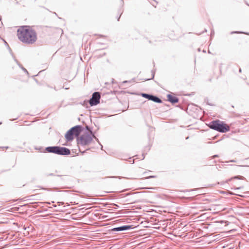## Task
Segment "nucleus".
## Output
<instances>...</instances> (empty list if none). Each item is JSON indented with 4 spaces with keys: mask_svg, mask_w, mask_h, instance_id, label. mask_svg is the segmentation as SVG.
<instances>
[{
    "mask_svg": "<svg viewBox=\"0 0 249 249\" xmlns=\"http://www.w3.org/2000/svg\"><path fill=\"white\" fill-rule=\"evenodd\" d=\"M17 36L22 42L33 44L37 39V35L35 30L29 26H22L18 29Z\"/></svg>",
    "mask_w": 249,
    "mask_h": 249,
    "instance_id": "1",
    "label": "nucleus"
},
{
    "mask_svg": "<svg viewBox=\"0 0 249 249\" xmlns=\"http://www.w3.org/2000/svg\"><path fill=\"white\" fill-rule=\"evenodd\" d=\"M209 127L220 133H226L230 130V127L224 122L219 120H215L211 121L208 124Z\"/></svg>",
    "mask_w": 249,
    "mask_h": 249,
    "instance_id": "2",
    "label": "nucleus"
},
{
    "mask_svg": "<svg viewBox=\"0 0 249 249\" xmlns=\"http://www.w3.org/2000/svg\"><path fill=\"white\" fill-rule=\"evenodd\" d=\"M92 141V137L88 132L86 135H82L77 139V143L83 146L88 145Z\"/></svg>",
    "mask_w": 249,
    "mask_h": 249,
    "instance_id": "3",
    "label": "nucleus"
},
{
    "mask_svg": "<svg viewBox=\"0 0 249 249\" xmlns=\"http://www.w3.org/2000/svg\"><path fill=\"white\" fill-rule=\"evenodd\" d=\"M100 98L101 95L100 92H94L92 94L91 97L89 100V104L90 106H95L99 104Z\"/></svg>",
    "mask_w": 249,
    "mask_h": 249,
    "instance_id": "4",
    "label": "nucleus"
},
{
    "mask_svg": "<svg viewBox=\"0 0 249 249\" xmlns=\"http://www.w3.org/2000/svg\"><path fill=\"white\" fill-rule=\"evenodd\" d=\"M133 229V227L132 225H123L118 227H115L111 229V231H128L130 229Z\"/></svg>",
    "mask_w": 249,
    "mask_h": 249,
    "instance_id": "5",
    "label": "nucleus"
},
{
    "mask_svg": "<svg viewBox=\"0 0 249 249\" xmlns=\"http://www.w3.org/2000/svg\"><path fill=\"white\" fill-rule=\"evenodd\" d=\"M71 129L74 136H77L83 131L84 128L81 125H76L71 128Z\"/></svg>",
    "mask_w": 249,
    "mask_h": 249,
    "instance_id": "6",
    "label": "nucleus"
},
{
    "mask_svg": "<svg viewBox=\"0 0 249 249\" xmlns=\"http://www.w3.org/2000/svg\"><path fill=\"white\" fill-rule=\"evenodd\" d=\"M71 154V151L70 150L65 147H61L59 146V149H58V155L61 156H68Z\"/></svg>",
    "mask_w": 249,
    "mask_h": 249,
    "instance_id": "7",
    "label": "nucleus"
},
{
    "mask_svg": "<svg viewBox=\"0 0 249 249\" xmlns=\"http://www.w3.org/2000/svg\"><path fill=\"white\" fill-rule=\"evenodd\" d=\"M59 146H51L45 148V151L48 153H52L58 155Z\"/></svg>",
    "mask_w": 249,
    "mask_h": 249,
    "instance_id": "8",
    "label": "nucleus"
},
{
    "mask_svg": "<svg viewBox=\"0 0 249 249\" xmlns=\"http://www.w3.org/2000/svg\"><path fill=\"white\" fill-rule=\"evenodd\" d=\"M74 135L70 128L65 135L67 142H71L74 139Z\"/></svg>",
    "mask_w": 249,
    "mask_h": 249,
    "instance_id": "9",
    "label": "nucleus"
},
{
    "mask_svg": "<svg viewBox=\"0 0 249 249\" xmlns=\"http://www.w3.org/2000/svg\"><path fill=\"white\" fill-rule=\"evenodd\" d=\"M167 100L172 104L177 103L179 101V99L175 96H173L171 94L167 95Z\"/></svg>",
    "mask_w": 249,
    "mask_h": 249,
    "instance_id": "10",
    "label": "nucleus"
},
{
    "mask_svg": "<svg viewBox=\"0 0 249 249\" xmlns=\"http://www.w3.org/2000/svg\"><path fill=\"white\" fill-rule=\"evenodd\" d=\"M150 100L157 103H161L162 102V101L161 99H160L157 96L154 95L153 94H152Z\"/></svg>",
    "mask_w": 249,
    "mask_h": 249,
    "instance_id": "11",
    "label": "nucleus"
},
{
    "mask_svg": "<svg viewBox=\"0 0 249 249\" xmlns=\"http://www.w3.org/2000/svg\"><path fill=\"white\" fill-rule=\"evenodd\" d=\"M140 95L143 98L150 100L152 94H148L146 93H141Z\"/></svg>",
    "mask_w": 249,
    "mask_h": 249,
    "instance_id": "12",
    "label": "nucleus"
},
{
    "mask_svg": "<svg viewBox=\"0 0 249 249\" xmlns=\"http://www.w3.org/2000/svg\"><path fill=\"white\" fill-rule=\"evenodd\" d=\"M45 176L46 177H49V176H57V177H64V176H62V175H55L54 173H50V174H45Z\"/></svg>",
    "mask_w": 249,
    "mask_h": 249,
    "instance_id": "13",
    "label": "nucleus"
},
{
    "mask_svg": "<svg viewBox=\"0 0 249 249\" xmlns=\"http://www.w3.org/2000/svg\"><path fill=\"white\" fill-rule=\"evenodd\" d=\"M151 73H152V77L151 78H147V79H146L145 80V81H147V80H150L151 79H154V76H155V71L154 70H153L152 71H151Z\"/></svg>",
    "mask_w": 249,
    "mask_h": 249,
    "instance_id": "14",
    "label": "nucleus"
},
{
    "mask_svg": "<svg viewBox=\"0 0 249 249\" xmlns=\"http://www.w3.org/2000/svg\"><path fill=\"white\" fill-rule=\"evenodd\" d=\"M12 56L14 59L15 61L19 66V67H22V65L19 63V62L18 61V60L17 59H16V58L14 56L13 54H12Z\"/></svg>",
    "mask_w": 249,
    "mask_h": 249,
    "instance_id": "15",
    "label": "nucleus"
},
{
    "mask_svg": "<svg viewBox=\"0 0 249 249\" xmlns=\"http://www.w3.org/2000/svg\"><path fill=\"white\" fill-rule=\"evenodd\" d=\"M238 33H244V32H238V31H232L231 33V34H238ZM244 34H246V35H248V34L247 33H244Z\"/></svg>",
    "mask_w": 249,
    "mask_h": 249,
    "instance_id": "16",
    "label": "nucleus"
},
{
    "mask_svg": "<svg viewBox=\"0 0 249 249\" xmlns=\"http://www.w3.org/2000/svg\"><path fill=\"white\" fill-rule=\"evenodd\" d=\"M94 139L99 143V144L101 146V148H102L103 146L100 142L99 139L96 136H94Z\"/></svg>",
    "mask_w": 249,
    "mask_h": 249,
    "instance_id": "17",
    "label": "nucleus"
},
{
    "mask_svg": "<svg viewBox=\"0 0 249 249\" xmlns=\"http://www.w3.org/2000/svg\"><path fill=\"white\" fill-rule=\"evenodd\" d=\"M19 67L21 68V69L23 70V71H24L25 73H26L27 74L29 73L27 70L25 68H24L22 66V67Z\"/></svg>",
    "mask_w": 249,
    "mask_h": 249,
    "instance_id": "18",
    "label": "nucleus"
},
{
    "mask_svg": "<svg viewBox=\"0 0 249 249\" xmlns=\"http://www.w3.org/2000/svg\"><path fill=\"white\" fill-rule=\"evenodd\" d=\"M85 129L86 130L89 131L90 132V130H91V128L90 127H89V125H86L85 126Z\"/></svg>",
    "mask_w": 249,
    "mask_h": 249,
    "instance_id": "19",
    "label": "nucleus"
},
{
    "mask_svg": "<svg viewBox=\"0 0 249 249\" xmlns=\"http://www.w3.org/2000/svg\"><path fill=\"white\" fill-rule=\"evenodd\" d=\"M197 189H191V190H184L182 191L183 192H190V191H194L196 190Z\"/></svg>",
    "mask_w": 249,
    "mask_h": 249,
    "instance_id": "20",
    "label": "nucleus"
},
{
    "mask_svg": "<svg viewBox=\"0 0 249 249\" xmlns=\"http://www.w3.org/2000/svg\"><path fill=\"white\" fill-rule=\"evenodd\" d=\"M90 134H89L92 137V139L94 138V136H95V133L94 132H93L92 131V130H90Z\"/></svg>",
    "mask_w": 249,
    "mask_h": 249,
    "instance_id": "21",
    "label": "nucleus"
},
{
    "mask_svg": "<svg viewBox=\"0 0 249 249\" xmlns=\"http://www.w3.org/2000/svg\"><path fill=\"white\" fill-rule=\"evenodd\" d=\"M156 178V176H150L147 177H146L145 178L148 179V178Z\"/></svg>",
    "mask_w": 249,
    "mask_h": 249,
    "instance_id": "22",
    "label": "nucleus"
},
{
    "mask_svg": "<svg viewBox=\"0 0 249 249\" xmlns=\"http://www.w3.org/2000/svg\"><path fill=\"white\" fill-rule=\"evenodd\" d=\"M111 205L115 206L116 207L115 208V209H116V208H118L119 207V206L118 205L114 204V203L111 204Z\"/></svg>",
    "mask_w": 249,
    "mask_h": 249,
    "instance_id": "23",
    "label": "nucleus"
},
{
    "mask_svg": "<svg viewBox=\"0 0 249 249\" xmlns=\"http://www.w3.org/2000/svg\"><path fill=\"white\" fill-rule=\"evenodd\" d=\"M3 41L4 42V43H5V44H6V45H7L8 46V49L10 50V51H11V50L10 47L8 46L7 43L4 40H3Z\"/></svg>",
    "mask_w": 249,
    "mask_h": 249,
    "instance_id": "24",
    "label": "nucleus"
},
{
    "mask_svg": "<svg viewBox=\"0 0 249 249\" xmlns=\"http://www.w3.org/2000/svg\"><path fill=\"white\" fill-rule=\"evenodd\" d=\"M131 82V81H127V80H125V81H123V83H130Z\"/></svg>",
    "mask_w": 249,
    "mask_h": 249,
    "instance_id": "25",
    "label": "nucleus"
},
{
    "mask_svg": "<svg viewBox=\"0 0 249 249\" xmlns=\"http://www.w3.org/2000/svg\"><path fill=\"white\" fill-rule=\"evenodd\" d=\"M243 187H236V188H234V190H238V189H240L241 188H242Z\"/></svg>",
    "mask_w": 249,
    "mask_h": 249,
    "instance_id": "26",
    "label": "nucleus"
},
{
    "mask_svg": "<svg viewBox=\"0 0 249 249\" xmlns=\"http://www.w3.org/2000/svg\"><path fill=\"white\" fill-rule=\"evenodd\" d=\"M42 189L43 190H47V191H51V189H48V188H42Z\"/></svg>",
    "mask_w": 249,
    "mask_h": 249,
    "instance_id": "27",
    "label": "nucleus"
},
{
    "mask_svg": "<svg viewBox=\"0 0 249 249\" xmlns=\"http://www.w3.org/2000/svg\"><path fill=\"white\" fill-rule=\"evenodd\" d=\"M57 203L59 204V205H63L64 204V202H58Z\"/></svg>",
    "mask_w": 249,
    "mask_h": 249,
    "instance_id": "28",
    "label": "nucleus"
},
{
    "mask_svg": "<svg viewBox=\"0 0 249 249\" xmlns=\"http://www.w3.org/2000/svg\"><path fill=\"white\" fill-rule=\"evenodd\" d=\"M129 162H130V163H134V159H133V160H129Z\"/></svg>",
    "mask_w": 249,
    "mask_h": 249,
    "instance_id": "29",
    "label": "nucleus"
},
{
    "mask_svg": "<svg viewBox=\"0 0 249 249\" xmlns=\"http://www.w3.org/2000/svg\"><path fill=\"white\" fill-rule=\"evenodd\" d=\"M218 157V155H214V156H213L212 157V158L213 159L215 157Z\"/></svg>",
    "mask_w": 249,
    "mask_h": 249,
    "instance_id": "30",
    "label": "nucleus"
},
{
    "mask_svg": "<svg viewBox=\"0 0 249 249\" xmlns=\"http://www.w3.org/2000/svg\"><path fill=\"white\" fill-rule=\"evenodd\" d=\"M111 178H117V177L113 176V177H111ZM118 178H121L122 177H118Z\"/></svg>",
    "mask_w": 249,
    "mask_h": 249,
    "instance_id": "31",
    "label": "nucleus"
},
{
    "mask_svg": "<svg viewBox=\"0 0 249 249\" xmlns=\"http://www.w3.org/2000/svg\"><path fill=\"white\" fill-rule=\"evenodd\" d=\"M230 162H235L236 161L235 160H231L230 161Z\"/></svg>",
    "mask_w": 249,
    "mask_h": 249,
    "instance_id": "32",
    "label": "nucleus"
},
{
    "mask_svg": "<svg viewBox=\"0 0 249 249\" xmlns=\"http://www.w3.org/2000/svg\"><path fill=\"white\" fill-rule=\"evenodd\" d=\"M120 17H121V15H120V16H119L118 18H117V20H118V21H119V19H120Z\"/></svg>",
    "mask_w": 249,
    "mask_h": 249,
    "instance_id": "33",
    "label": "nucleus"
},
{
    "mask_svg": "<svg viewBox=\"0 0 249 249\" xmlns=\"http://www.w3.org/2000/svg\"><path fill=\"white\" fill-rule=\"evenodd\" d=\"M143 158H142V160L144 159V154L143 153L142 155Z\"/></svg>",
    "mask_w": 249,
    "mask_h": 249,
    "instance_id": "34",
    "label": "nucleus"
},
{
    "mask_svg": "<svg viewBox=\"0 0 249 249\" xmlns=\"http://www.w3.org/2000/svg\"><path fill=\"white\" fill-rule=\"evenodd\" d=\"M129 195V193H126V194H125V196H128V195Z\"/></svg>",
    "mask_w": 249,
    "mask_h": 249,
    "instance_id": "35",
    "label": "nucleus"
},
{
    "mask_svg": "<svg viewBox=\"0 0 249 249\" xmlns=\"http://www.w3.org/2000/svg\"><path fill=\"white\" fill-rule=\"evenodd\" d=\"M17 119H18V118H15V119H13V120H11V121H14V120H17Z\"/></svg>",
    "mask_w": 249,
    "mask_h": 249,
    "instance_id": "36",
    "label": "nucleus"
},
{
    "mask_svg": "<svg viewBox=\"0 0 249 249\" xmlns=\"http://www.w3.org/2000/svg\"><path fill=\"white\" fill-rule=\"evenodd\" d=\"M209 105H210V106H213V105L212 104H209V103H207Z\"/></svg>",
    "mask_w": 249,
    "mask_h": 249,
    "instance_id": "37",
    "label": "nucleus"
},
{
    "mask_svg": "<svg viewBox=\"0 0 249 249\" xmlns=\"http://www.w3.org/2000/svg\"><path fill=\"white\" fill-rule=\"evenodd\" d=\"M53 207H56V205H53Z\"/></svg>",
    "mask_w": 249,
    "mask_h": 249,
    "instance_id": "38",
    "label": "nucleus"
},
{
    "mask_svg": "<svg viewBox=\"0 0 249 249\" xmlns=\"http://www.w3.org/2000/svg\"><path fill=\"white\" fill-rule=\"evenodd\" d=\"M85 104H87V103L86 102V101H85L84 102V104H83V105H84Z\"/></svg>",
    "mask_w": 249,
    "mask_h": 249,
    "instance_id": "39",
    "label": "nucleus"
},
{
    "mask_svg": "<svg viewBox=\"0 0 249 249\" xmlns=\"http://www.w3.org/2000/svg\"><path fill=\"white\" fill-rule=\"evenodd\" d=\"M46 203H47V204H51V203H50V202H46Z\"/></svg>",
    "mask_w": 249,
    "mask_h": 249,
    "instance_id": "40",
    "label": "nucleus"
},
{
    "mask_svg": "<svg viewBox=\"0 0 249 249\" xmlns=\"http://www.w3.org/2000/svg\"><path fill=\"white\" fill-rule=\"evenodd\" d=\"M198 51L199 52H200V48H198Z\"/></svg>",
    "mask_w": 249,
    "mask_h": 249,
    "instance_id": "41",
    "label": "nucleus"
},
{
    "mask_svg": "<svg viewBox=\"0 0 249 249\" xmlns=\"http://www.w3.org/2000/svg\"><path fill=\"white\" fill-rule=\"evenodd\" d=\"M239 72H241V69H239Z\"/></svg>",
    "mask_w": 249,
    "mask_h": 249,
    "instance_id": "42",
    "label": "nucleus"
},
{
    "mask_svg": "<svg viewBox=\"0 0 249 249\" xmlns=\"http://www.w3.org/2000/svg\"><path fill=\"white\" fill-rule=\"evenodd\" d=\"M85 152V151L82 152V154H84Z\"/></svg>",
    "mask_w": 249,
    "mask_h": 249,
    "instance_id": "43",
    "label": "nucleus"
},
{
    "mask_svg": "<svg viewBox=\"0 0 249 249\" xmlns=\"http://www.w3.org/2000/svg\"><path fill=\"white\" fill-rule=\"evenodd\" d=\"M1 20V17L0 16V21Z\"/></svg>",
    "mask_w": 249,
    "mask_h": 249,
    "instance_id": "44",
    "label": "nucleus"
},
{
    "mask_svg": "<svg viewBox=\"0 0 249 249\" xmlns=\"http://www.w3.org/2000/svg\"><path fill=\"white\" fill-rule=\"evenodd\" d=\"M203 52L204 53H206V51H205V50H203Z\"/></svg>",
    "mask_w": 249,
    "mask_h": 249,
    "instance_id": "45",
    "label": "nucleus"
},
{
    "mask_svg": "<svg viewBox=\"0 0 249 249\" xmlns=\"http://www.w3.org/2000/svg\"><path fill=\"white\" fill-rule=\"evenodd\" d=\"M188 138H189V137H187L186 139H188Z\"/></svg>",
    "mask_w": 249,
    "mask_h": 249,
    "instance_id": "46",
    "label": "nucleus"
},
{
    "mask_svg": "<svg viewBox=\"0 0 249 249\" xmlns=\"http://www.w3.org/2000/svg\"><path fill=\"white\" fill-rule=\"evenodd\" d=\"M63 145H67V144H63Z\"/></svg>",
    "mask_w": 249,
    "mask_h": 249,
    "instance_id": "47",
    "label": "nucleus"
},
{
    "mask_svg": "<svg viewBox=\"0 0 249 249\" xmlns=\"http://www.w3.org/2000/svg\"><path fill=\"white\" fill-rule=\"evenodd\" d=\"M38 202H35L34 203H37Z\"/></svg>",
    "mask_w": 249,
    "mask_h": 249,
    "instance_id": "48",
    "label": "nucleus"
},
{
    "mask_svg": "<svg viewBox=\"0 0 249 249\" xmlns=\"http://www.w3.org/2000/svg\"><path fill=\"white\" fill-rule=\"evenodd\" d=\"M2 124V122H0V124Z\"/></svg>",
    "mask_w": 249,
    "mask_h": 249,
    "instance_id": "49",
    "label": "nucleus"
},
{
    "mask_svg": "<svg viewBox=\"0 0 249 249\" xmlns=\"http://www.w3.org/2000/svg\"><path fill=\"white\" fill-rule=\"evenodd\" d=\"M122 1H123V0H121Z\"/></svg>",
    "mask_w": 249,
    "mask_h": 249,
    "instance_id": "50",
    "label": "nucleus"
},
{
    "mask_svg": "<svg viewBox=\"0 0 249 249\" xmlns=\"http://www.w3.org/2000/svg\"><path fill=\"white\" fill-rule=\"evenodd\" d=\"M122 1H123V0H121Z\"/></svg>",
    "mask_w": 249,
    "mask_h": 249,
    "instance_id": "51",
    "label": "nucleus"
}]
</instances>
